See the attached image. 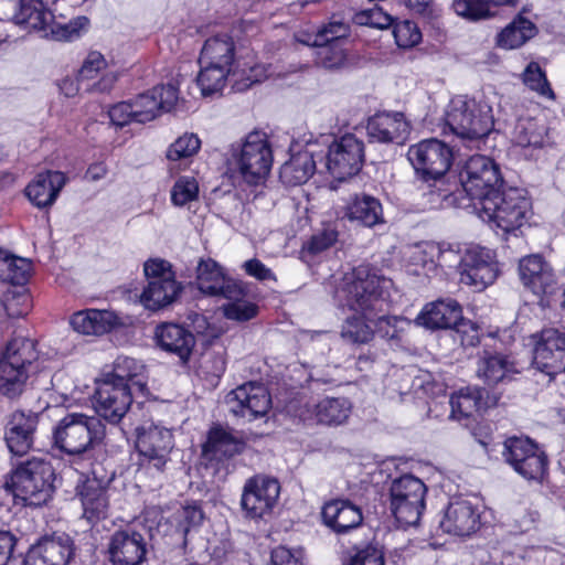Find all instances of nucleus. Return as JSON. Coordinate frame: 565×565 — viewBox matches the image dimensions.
Segmentation results:
<instances>
[{"instance_id":"obj_1","label":"nucleus","mask_w":565,"mask_h":565,"mask_svg":"<svg viewBox=\"0 0 565 565\" xmlns=\"http://www.w3.org/2000/svg\"><path fill=\"white\" fill-rule=\"evenodd\" d=\"M53 436L58 449L72 457L74 463L93 466L105 436V425L97 416L71 413L58 422Z\"/></svg>"},{"instance_id":"obj_2","label":"nucleus","mask_w":565,"mask_h":565,"mask_svg":"<svg viewBox=\"0 0 565 565\" xmlns=\"http://www.w3.org/2000/svg\"><path fill=\"white\" fill-rule=\"evenodd\" d=\"M391 286V279L370 266L361 265L344 276L337 297L342 306L371 320L383 311L384 295Z\"/></svg>"},{"instance_id":"obj_3","label":"nucleus","mask_w":565,"mask_h":565,"mask_svg":"<svg viewBox=\"0 0 565 565\" xmlns=\"http://www.w3.org/2000/svg\"><path fill=\"white\" fill-rule=\"evenodd\" d=\"M476 212L484 222L493 223L504 233H509L527 222L532 215V204L522 189H499L483 198Z\"/></svg>"},{"instance_id":"obj_4","label":"nucleus","mask_w":565,"mask_h":565,"mask_svg":"<svg viewBox=\"0 0 565 565\" xmlns=\"http://www.w3.org/2000/svg\"><path fill=\"white\" fill-rule=\"evenodd\" d=\"M38 360L35 342L24 337L13 338L0 359V394L13 399L22 394L31 365Z\"/></svg>"},{"instance_id":"obj_5","label":"nucleus","mask_w":565,"mask_h":565,"mask_svg":"<svg viewBox=\"0 0 565 565\" xmlns=\"http://www.w3.org/2000/svg\"><path fill=\"white\" fill-rule=\"evenodd\" d=\"M446 124L462 140H479L493 128L491 107L475 98L456 96L448 105Z\"/></svg>"},{"instance_id":"obj_6","label":"nucleus","mask_w":565,"mask_h":565,"mask_svg":"<svg viewBox=\"0 0 565 565\" xmlns=\"http://www.w3.org/2000/svg\"><path fill=\"white\" fill-rule=\"evenodd\" d=\"M54 470L50 462L32 458L21 463L12 475L14 495L24 505L41 507L52 497Z\"/></svg>"},{"instance_id":"obj_7","label":"nucleus","mask_w":565,"mask_h":565,"mask_svg":"<svg viewBox=\"0 0 565 565\" xmlns=\"http://www.w3.org/2000/svg\"><path fill=\"white\" fill-rule=\"evenodd\" d=\"M232 159L247 184L264 182L273 164V150L266 135L260 131L247 135L242 145L232 148Z\"/></svg>"},{"instance_id":"obj_8","label":"nucleus","mask_w":565,"mask_h":565,"mask_svg":"<svg viewBox=\"0 0 565 565\" xmlns=\"http://www.w3.org/2000/svg\"><path fill=\"white\" fill-rule=\"evenodd\" d=\"M12 20L15 24L25 25L33 30H50L55 40L68 41L79 36L82 31H86L89 20L86 17H77L65 24H58L54 21L51 9L44 6V2H17Z\"/></svg>"},{"instance_id":"obj_9","label":"nucleus","mask_w":565,"mask_h":565,"mask_svg":"<svg viewBox=\"0 0 565 565\" xmlns=\"http://www.w3.org/2000/svg\"><path fill=\"white\" fill-rule=\"evenodd\" d=\"M426 491L424 482L412 475H404L392 481L390 509L402 526L418 524L425 509Z\"/></svg>"},{"instance_id":"obj_10","label":"nucleus","mask_w":565,"mask_h":565,"mask_svg":"<svg viewBox=\"0 0 565 565\" xmlns=\"http://www.w3.org/2000/svg\"><path fill=\"white\" fill-rule=\"evenodd\" d=\"M463 191L473 201L475 211L481 206L483 198L501 189L503 180L499 166L481 154L470 157L459 173Z\"/></svg>"},{"instance_id":"obj_11","label":"nucleus","mask_w":565,"mask_h":565,"mask_svg":"<svg viewBox=\"0 0 565 565\" xmlns=\"http://www.w3.org/2000/svg\"><path fill=\"white\" fill-rule=\"evenodd\" d=\"M143 271L148 284L143 288L140 300L147 309L158 310L177 300L182 287L175 280L168 262L150 259L145 263Z\"/></svg>"},{"instance_id":"obj_12","label":"nucleus","mask_w":565,"mask_h":565,"mask_svg":"<svg viewBox=\"0 0 565 565\" xmlns=\"http://www.w3.org/2000/svg\"><path fill=\"white\" fill-rule=\"evenodd\" d=\"M408 160L422 179L438 180L450 169L454 152L450 146L436 138L423 140L408 149Z\"/></svg>"},{"instance_id":"obj_13","label":"nucleus","mask_w":565,"mask_h":565,"mask_svg":"<svg viewBox=\"0 0 565 565\" xmlns=\"http://www.w3.org/2000/svg\"><path fill=\"white\" fill-rule=\"evenodd\" d=\"M504 460L523 478L540 480L547 468V457L543 450L527 437H509L503 443Z\"/></svg>"},{"instance_id":"obj_14","label":"nucleus","mask_w":565,"mask_h":565,"mask_svg":"<svg viewBox=\"0 0 565 565\" xmlns=\"http://www.w3.org/2000/svg\"><path fill=\"white\" fill-rule=\"evenodd\" d=\"M136 447L148 470L162 472L174 447L172 433L152 423L136 427Z\"/></svg>"},{"instance_id":"obj_15","label":"nucleus","mask_w":565,"mask_h":565,"mask_svg":"<svg viewBox=\"0 0 565 565\" xmlns=\"http://www.w3.org/2000/svg\"><path fill=\"white\" fill-rule=\"evenodd\" d=\"M363 160V141L354 135H344L329 147L324 167L334 179L342 181L355 175L361 170Z\"/></svg>"},{"instance_id":"obj_16","label":"nucleus","mask_w":565,"mask_h":565,"mask_svg":"<svg viewBox=\"0 0 565 565\" xmlns=\"http://www.w3.org/2000/svg\"><path fill=\"white\" fill-rule=\"evenodd\" d=\"M498 275V264L491 250L480 246L465 248L463 262L459 269L461 284L482 291L494 282Z\"/></svg>"},{"instance_id":"obj_17","label":"nucleus","mask_w":565,"mask_h":565,"mask_svg":"<svg viewBox=\"0 0 565 565\" xmlns=\"http://www.w3.org/2000/svg\"><path fill=\"white\" fill-rule=\"evenodd\" d=\"M124 382H114L107 377L97 382L94 394V406L99 417L110 424H118L128 413L134 392Z\"/></svg>"},{"instance_id":"obj_18","label":"nucleus","mask_w":565,"mask_h":565,"mask_svg":"<svg viewBox=\"0 0 565 565\" xmlns=\"http://www.w3.org/2000/svg\"><path fill=\"white\" fill-rule=\"evenodd\" d=\"M533 338V363L536 369L551 377L565 371V330L544 328Z\"/></svg>"},{"instance_id":"obj_19","label":"nucleus","mask_w":565,"mask_h":565,"mask_svg":"<svg viewBox=\"0 0 565 565\" xmlns=\"http://www.w3.org/2000/svg\"><path fill=\"white\" fill-rule=\"evenodd\" d=\"M224 403L233 416L252 422L267 414L271 401L263 385L249 382L232 390Z\"/></svg>"},{"instance_id":"obj_20","label":"nucleus","mask_w":565,"mask_h":565,"mask_svg":"<svg viewBox=\"0 0 565 565\" xmlns=\"http://www.w3.org/2000/svg\"><path fill=\"white\" fill-rule=\"evenodd\" d=\"M280 493V484L274 478L255 476L243 488L241 507L249 519H263L270 513Z\"/></svg>"},{"instance_id":"obj_21","label":"nucleus","mask_w":565,"mask_h":565,"mask_svg":"<svg viewBox=\"0 0 565 565\" xmlns=\"http://www.w3.org/2000/svg\"><path fill=\"white\" fill-rule=\"evenodd\" d=\"M111 478L98 476L96 469L92 470V476H87L76 487L82 508L83 518L89 523L95 524L108 515L109 499L107 488Z\"/></svg>"},{"instance_id":"obj_22","label":"nucleus","mask_w":565,"mask_h":565,"mask_svg":"<svg viewBox=\"0 0 565 565\" xmlns=\"http://www.w3.org/2000/svg\"><path fill=\"white\" fill-rule=\"evenodd\" d=\"M75 555L73 540L66 535H54L32 545L24 558V565H67Z\"/></svg>"},{"instance_id":"obj_23","label":"nucleus","mask_w":565,"mask_h":565,"mask_svg":"<svg viewBox=\"0 0 565 565\" xmlns=\"http://www.w3.org/2000/svg\"><path fill=\"white\" fill-rule=\"evenodd\" d=\"M148 548L145 536L130 529L116 531L108 542L109 561L113 565H141Z\"/></svg>"},{"instance_id":"obj_24","label":"nucleus","mask_w":565,"mask_h":565,"mask_svg":"<svg viewBox=\"0 0 565 565\" xmlns=\"http://www.w3.org/2000/svg\"><path fill=\"white\" fill-rule=\"evenodd\" d=\"M196 285L202 294L212 297L236 298L241 282L227 277L212 258L201 259L196 266Z\"/></svg>"},{"instance_id":"obj_25","label":"nucleus","mask_w":565,"mask_h":565,"mask_svg":"<svg viewBox=\"0 0 565 565\" xmlns=\"http://www.w3.org/2000/svg\"><path fill=\"white\" fill-rule=\"evenodd\" d=\"M480 526L478 507L466 499L451 501L445 510L440 527L445 533L469 536Z\"/></svg>"},{"instance_id":"obj_26","label":"nucleus","mask_w":565,"mask_h":565,"mask_svg":"<svg viewBox=\"0 0 565 565\" xmlns=\"http://www.w3.org/2000/svg\"><path fill=\"white\" fill-rule=\"evenodd\" d=\"M520 278L535 295H551L555 290V277L551 266L540 255H530L520 260Z\"/></svg>"},{"instance_id":"obj_27","label":"nucleus","mask_w":565,"mask_h":565,"mask_svg":"<svg viewBox=\"0 0 565 565\" xmlns=\"http://www.w3.org/2000/svg\"><path fill=\"white\" fill-rule=\"evenodd\" d=\"M461 307L455 299H438L427 303L415 322L429 330L450 329L461 320Z\"/></svg>"},{"instance_id":"obj_28","label":"nucleus","mask_w":565,"mask_h":565,"mask_svg":"<svg viewBox=\"0 0 565 565\" xmlns=\"http://www.w3.org/2000/svg\"><path fill=\"white\" fill-rule=\"evenodd\" d=\"M324 524L338 534H344L356 529L363 521L361 508L349 500L335 499L322 508Z\"/></svg>"},{"instance_id":"obj_29","label":"nucleus","mask_w":565,"mask_h":565,"mask_svg":"<svg viewBox=\"0 0 565 565\" xmlns=\"http://www.w3.org/2000/svg\"><path fill=\"white\" fill-rule=\"evenodd\" d=\"M157 344L164 351L175 354L185 363L195 345V338L188 329L177 323H162L156 328Z\"/></svg>"},{"instance_id":"obj_30","label":"nucleus","mask_w":565,"mask_h":565,"mask_svg":"<svg viewBox=\"0 0 565 565\" xmlns=\"http://www.w3.org/2000/svg\"><path fill=\"white\" fill-rule=\"evenodd\" d=\"M67 178L61 171L47 170L39 173L25 188L29 200L38 207L51 206L66 184Z\"/></svg>"},{"instance_id":"obj_31","label":"nucleus","mask_w":565,"mask_h":565,"mask_svg":"<svg viewBox=\"0 0 565 565\" xmlns=\"http://www.w3.org/2000/svg\"><path fill=\"white\" fill-rule=\"evenodd\" d=\"M38 425V415L23 412L12 414L6 431V441L10 451L22 456L29 451L33 444V434Z\"/></svg>"},{"instance_id":"obj_32","label":"nucleus","mask_w":565,"mask_h":565,"mask_svg":"<svg viewBox=\"0 0 565 565\" xmlns=\"http://www.w3.org/2000/svg\"><path fill=\"white\" fill-rule=\"evenodd\" d=\"M366 130L372 141L399 143L405 139L408 125L401 113H383L369 119Z\"/></svg>"},{"instance_id":"obj_33","label":"nucleus","mask_w":565,"mask_h":565,"mask_svg":"<svg viewBox=\"0 0 565 565\" xmlns=\"http://www.w3.org/2000/svg\"><path fill=\"white\" fill-rule=\"evenodd\" d=\"M71 324L78 333L102 335L120 326L121 321L114 311L87 309L74 313Z\"/></svg>"},{"instance_id":"obj_34","label":"nucleus","mask_w":565,"mask_h":565,"mask_svg":"<svg viewBox=\"0 0 565 565\" xmlns=\"http://www.w3.org/2000/svg\"><path fill=\"white\" fill-rule=\"evenodd\" d=\"M243 447V443L231 433L221 427H214L209 431L203 445L202 457L207 461H222L239 454Z\"/></svg>"},{"instance_id":"obj_35","label":"nucleus","mask_w":565,"mask_h":565,"mask_svg":"<svg viewBox=\"0 0 565 565\" xmlns=\"http://www.w3.org/2000/svg\"><path fill=\"white\" fill-rule=\"evenodd\" d=\"M513 372H515L514 363L509 356L490 349H483L479 353L477 375L487 385H495Z\"/></svg>"},{"instance_id":"obj_36","label":"nucleus","mask_w":565,"mask_h":565,"mask_svg":"<svg viewBox=\"0 0 565 565\" xmlns=\"http://www.w3.org/2000/svg\"><path fill=\"white\" fill-rule=\"evenodd\" d=\"M105 377L114 382H124L134 393L141 395L147 394V376L145 375V366L137 360L128 356H119L114 363L110 374Z\"/></svg>"},{"instance_id":"obj_37","label":"nucleus","mask_w":565,"mask_h":565,"mask_svg":"<svg viewBox=\"0 0 565 565\" xmlns=\"http://www.w3.org/2000/svg\"><path fill=\"white\" fill-rule=\"evenodd\" d=\"M235 45L228 35H216L205 41L199 57L200 65H213L232 71Z\"/></svg>"},{"instance_id":"obj_38","label":"nucleus","mask_w":565,"mask_h":565,"mask_svg":"<svg viewBox=\"0 0 565 565\" xmlns=\"http://www.w3.org/2000/svg\"><path fill=\"white\" fill-rule=\"evenodd\" d=\"M312 413L319 424L340 426L347 423L352 412V404L343 396H327L312 404Z\"/></svg>"},{"instance_id":"obj_39","label":"nucleus","mask_w":565,"mask_h":565,"mask_svg":"<svg viewBox=\"0 0 565 565\" xmlns=\"http://www.w3.org/2000/svg\"><path fill=\"white\" fill-rule=\"evenodd\" d=\"M317 169V160L311 151L305 150L292 156L280 169L281 181L290 186L306 183Z\"/></svg>"},{"instance_id":"obj_40","label":"nucleus","mask_w":565,"mask_h":565,"mask_svg":"<svg viewBox=\"0 0 565 565\" xmlns=\"http://www.w3.org/2000/svg\"><path fill=\"white\" fill-rule=\"evenodd\" d=\"M345 215L351 221L372 227L384 222L381 202L370 195H358L347 206Z\"/></svg>"},{"instance_id":"obj_41","label":"nucleus","mask_w":565,"mask_h":565,"mask_svg":"<svg viewBox=\"0 0 565 565\" xmlns=\"http://www.w3.org/2000/svg\"><path fill=\"white\" fill-rule=\"evenodd\" d=\"M481 388H465L451 395L449 403L451 406L450 417L457 420L472 417L483 407Z\"/></svg>"},{"instance_id":"obj_42","label":"nucleus","mask_w":565,"mask_h":565,"mask_svg":"<svg viewBox=\"0 0 565 565\" xmlns=\"http://www.w3.org/2000/svg\"><path fill=\"white\" fill-rule=\"evenodd\" d=\"M536 28L527 19L519 17L505 26L497 38V44L505 50L520 47L535 35Z\"/></svg>"},{"instance_id":"obj_43","label":"nucleus","mask_w":565,"mask_h":565,"mask_svg":"<svg viewBox=\"0 0 565 565\" xmlns=\"http://www.w3.org/2000/svg\"><path fill=\"white\" fill-rule=\"evenodd\" d=\"M31 262L26 258L4 255L0 250V279L12 285H23L31 273Z\"/></svg>"},{"instance_id":"obj_44","label":"nucleus","mask_w":565,"mask_h":565,"mask_svg":"<svg viewBox=\"0 0 565 565\" xmlns=\"http://www.w3.org/2000/svg\"><path fill=\"white\" fill-rule=\"evenodd\" d=\"M201 70L196 77L198 85L203 96H213L218 94L225 86L231 70L222 66L200 65Z\"/></svg>"},{"instance_id":"obj_45","label":"nucleus","mask_w":565,"mask_h":565,"mask_svg":"<svg viewBox=\"0 0 565 565\" xmlns=\"http://www.w3.org/2000/svg\"><path fill=\"white\" fill-rule=\"evenodd\" d=\"M340 222L326 224L302 246V252L317 255L333 246L340 236Z\"/></svg>"},{"instance_id":"obj_46","label":"nucleus","mask_w":565,"mask_h":565,"mask_svg":"<svg viewBox=\"0 0 565 565\" xmlns=\"http://www.w3.org/2000/svg\"><path fill=\"white\" fill-rule=\"evenodd\" d=\"M245 288L241 284V295L236 298H226L228 303L223 306V311L227 319L245 322L256 317L258 307L255 303L245 300Z\"/></svg>"},{"instance_id":"obj_47","label":"nucleus","mask_w":565,"mask_h":565,"mask_svg":"<svg viewBox=\"0 0 565 565\" xmlns=\"http://www.w3.org/2000/svg\"><path fill=\"white\" fill-rule=\"evenodd\" d=\"M500 2H452L454 11L468 21H479L495 15Z\"/></svg>"},{"instance_id":"obj_48","label":"nucleus","mask_w":565,"mask_h":565,"mask_svg":"<svg viewBox=\"0 0 565 565\" xmlns=\"http://www.w3.org/2000/svg\"><path fill=\"white\" fill-rule=\"evenodd\" d=\"M130 105L135 122L146 124L160 115L156 97L152 96L150 90L130 100Z\"/></svg>"},{"instance_id":"obj_49","label":"nucleus","mask_w":565,"mask_h":565,"mask_svg":"<svg viewBox=\"0 0 565 565\" xmlns=\"http://www.w3.org/2000/svg\"><path fill=\"white\" fill-rule=\"evenodd\" d=\"M365 317H351L348 318L342 327V338L353 343H366L369 342L374 331L372 327L366 323Z\"/></svg>"},{"instance_id":"obj_50","label":"nucleus","mask_w":565,"mask_h":565,"mask_svg":"<svg viewBox=\"0 0 565 565\" xmlns=\"http://www.w3.org/2000/svg\"><path fill=\"white\" fill-rule=\"evenodd\" d=\"M349 28L342 21H331L327 26L320 29L315 35L301 40L307 45H320L327 43H339V40L348 35Z\"/></svg>"},{"instance_id":"obj_51","label":"nucleus","mask_w":565,"mask_h":565,"mask_svg":"<svg viewBox=\"0 0 565 565\" xmlns=\"http://www.w3.org/2000/svg\"><path fill=\"white\" fill-rule=\"evenodd\" d=\"M523 83L531 90L542 96L553 97V90L550 87L546 75L536 62H531L522 74Z\"/></svg>"},{"instance_id":"obj_52","label":"nucleus","mask_w":565,"mask_h":565,"mask_svg":"<svg viewBox=\"0 0 565 565\" xmlns=\"http://www.w3.org/2000/svg\"><path fill=\"white\" fill-rule=\"evenodd\" d=\"M353 21L359 25H366L380 30L387 29L393 24L392 15L384 12L383 9L376 4L371 9L355 13Z\"/></svg>"},{"instance_id":"obj_53","label":"nucleus","mask_w":565,"mask_h":565,"mask_svg":"<svg viewBox=\"0 0 565 565\" xmlns=\"http://www.w3.org/2000/svg\"><path fill=\"white\" fill-rule=\"evenodd\" d=\"M438 254L436 257V268L456 269L459 274L461 263L463 262L465 248L448 243H437Z\"/></svg>"},{"instance_id":"obj_54","label":"nucleus","mask_w":565,"mask_h":565,"mask_svg":"<svg viewBox=\"0 0 565 565\" xmlns=\"http://www.w3.org/2000/svg\"><path fill=\"white\" fill-rule=\"evenodd\" d=\"M318 47V63L328 70L340 68L345 63L344 50L339 43L315 45Z\"/></svg>"},{"instance_id":"obj_55","label":"nucleus","mask_w":565,"mask_h":565,"mask_svg":"<svg viewBox=\"0 0 565 565\" xmlns=\"http://www.w3.org/2000/svg\"><path fill=\"white\" fill-rule=\"evenodd\" d=\"M438 254V244L435 242H425L414 247L411 262L415 266H420L427 271L436 269V257Z\"/></svg>"},{"instance_id":"obj_56","label":"nucleus","mask_w":565,"mask_h":565,"mask_svg":"<svg viewBox=\"0 0 565 565\" xmlns=\"http://www.w3.org/2000/svg\"><path fill=\"white\" fill-rule=\"evenodd\" d=\"M201 141L193 134H185L178 138L168 149L167 157L169 160H180L193 156L200 149Z\"/></svg>"},{"instance_id":"obj_57","label":"nucleus","mask_w":565,"mask_h":565,"mask_svg":"<svg viewBox=\"0 0 565 565\" xmlns=\"http://www.w3.org/2000/svg\"><path fill=\"white\" fill-rule=\"evenodd\" d=\"M344 565H385L384 552L376 544H367L361 548H356Z\"/></svg>"},{"instance_id":"obj_58","label":"nucleus","mask_w":565,"mask_h":565,"mask_svg":"<svg viewBox=\"0 0 565 565\" xmlns=\"http://www.w3.org/2000/svg\"><path fill=\"white\" fill-rule=\"evenodd\" d=\"M199 193L198 182L193 178L182 177L171 190V201L177 206H183L196 199Z\"/></svg>"},{"instance_id":"obj_59","label":"nucleus","mask_w":565,"mask_h":565,"mask_svg":"<svg viewBox=\"0 0 565 565\" xmlns=\"http://www.w3.org/2000/svg\"><path fill=\"white\" fill-rule=\"evenodd\" d=\"M408 323V320L401 317L382 316L375 323L376 333L383 339L396 340Z\"/></svg>"},{"instance_id":"obj_60","label":"nucleus","mask_w":565,"mask_h":565,"mask_svg":"<svg viewBox=\"0 0 565 565\" xmlns=\"http://www.w3.org/2000/svg\"><path fill=\"white\" fill-rule=\"evenodd\" d=\"M393 34L399 47H412L422 40V34L416 24L411 21H403L394 25Z\"/></svg>"},{"instance_id":"obj_61","label":"nucleus","mask_w":565,"mask_h":565,"mask_svg":"<svg viewBox=\"0 0 565 565\" xmlns=\"http://www.w3.org/2000/svg\"><path fill=\"white\" fill-rule=\"evenodd\" d=\"M203 519L204 513L198 505H188L182 509L179 515L178 527L183 533L184 544H186L191 531L200 526Z\"/></svg>"},{"instance_id":"obj_62","label":"nucleus","mask_w":565,"mask_h":565,"mask_svg":"<svg viewBox=\"0 0 565 565\" xmlns=\"http://www.w3.org/2000/svg\"><path fill=\"white\" fill-rule=\"evenodd\" d=\"M150 92L156 97L160 114L171 111L179 100L178 89L172 84L156 86Z\"/></svg>"},{"instance_id":"obj_63","label":"nucleus","mask_w":565,"mask_h":565,"mask_svg":"<svg viewBox=\"0 0 565 565\" xmlns=\"http://www.w3.org/2000/svg\"><path fill=\"white\" fill-rule=\"evenodd\" d=\"M106 67V61L99 52H90L78 71V81L94 78Z\"/></svg>"},{"instance_id":"obj_64","label":"nucleus","mask_w":565,"mask_h":565,"mask_svg":"<svg viewBox=\"0 0 565 565\" xmlns=\"http://www.w3.org/2000/svg\"><path fill=\"white\" fill-rule=\"evenodd\" d=\"M273 565H303L302 552L300 550H289L285 546H278L271 552Z\"/></svg>"}]
</instances>
